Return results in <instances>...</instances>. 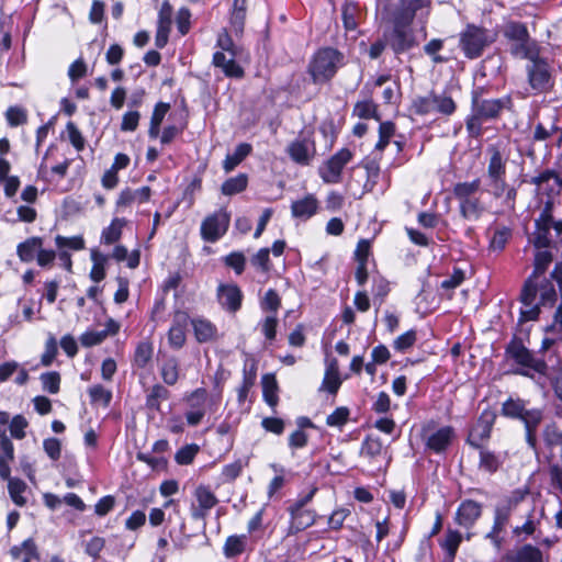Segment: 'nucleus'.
Returning <instances> with one entry per match:
<instances>
[{
    "label": "nucleus",
    "mask_w": 562,
    "mask_h": 562,
    "mask_svg": "<svg viewBox=\"0 0 562 562\" xmlns=\"http://www.w3.org/2000/svg\"><path fill=\"white\" fill-rule=\"evenodd\" d=\"M431 10V0H397L390 12L392 29L384 32V38L395 55L403 54L418 45L412 27L415 16L426 23Z\"/></svg>",
    "instance_id": "1"
},
{
    "label": "nucleus",
    "mask_w": 562,
    "mask_h": 562,
    "mask_svg": "<svg viewBox=\"0 0 562 562\" xmlns=\"http://www.w3.org/2000/svg\"><path fill=\"white\" fill-rule=\"evenodd\" d=\"M43 246V240L40 237H31L25 241L18 245L16 252L21 261L31 262L36 258L37 252Z\"/></svg>",
    "instance_id": "32"
},
{
    "label": "nucleus",
    "mask_w": 562,
    "mask_h": 562,
    "mask_svg": "<svg viewBox=\"0 0 562 562\" xmlns=\"http://www.w3.org/2000/svg\"><path fill=\"white\" fill-rule=\"evenodd\" d=\"M278 317L276 314H269L265 318H262L258 327L266 339L271 342L277 337V327H278Z\"/></svg>",
    "instance_id": "47"
},
{
    "label": "nucleus",
    "mask_w": 562,
    "mask_h": 562,
    "mask_svg": "<svg viewBox=\"0 0 562 562\" xmlns=\"http://www.w3.org/2000/svg\"><path fill=\"white\" fill-rule=\"evenodd\" d=\"M150 196H151V190L147 186H144L136 190L126 188L121 191V193L117 198V201H116V206H117V209H125V207L131 206L133 203L143 204V203L148 202Z\"/></svg>",
    "instance_id": "22"
},
{
    "label": "nucleus",
    "mask_w": 562,
    "mask_h": 562,
    "mask_svg": "<svg viewBox=\"0 0 562 562\" xmlns=\"http://www.w3.org/2000/svg\"><path fill=\"white\" fill-rule=\"evenodd\" d=\"M416 341V331L411 329L400 335L393 342L395 350L404 352L409 349Z\"/></svg>",
    "instance_id": "59"
},
{
    "label": "nucleus",
    "mask_w": 562,
    "mask_h": 562,
    "mask_svg": "<svg viewBox=\"0 0 562 562\" xmlns=\"http://www.w3.org/2000/svg\"><path fill=\"white\" fill-rule=\"evenodd\" d=\"M159 371L167 385H175L179 380V361L175 357H166L160 362Z\"/></svg>",
    "instance_id": "31"
},
{
    "label": "nucleus",
    "mask_w": 562,
    "mask_h": 562,
    "mask_svg": "<svg viewBox=\"0 0 562 562\" xmlns=\"http://www.w3.org/2000/svg\"><path fill=\"white\" fill-rule=\"evenodd\" d=\"M172 7L168 1L162 2L158 13L157 32L155 36V45L164 48L169 38L171 27Z\"/></svg>",
    "instance_id": "18"
},
{
    "label": "nucleus",
    "mask_w": 562,
    "mask_h": 562,
    "mask_svg": "<svg viewBox=\"0 0 562 562\" xmlns=\"http://www.w3.org/2000/svg\"><path fill=\"white\" fill-rule=\"evenodd\" d=\"M422 438L428 450L441 453L447 450L454 438V429L451 426L435 428L434 422L423 426Z\"/></svg>",
    "instance_id": "9"
},
{
    "label": "nucleus",
    "mask_w": 562,
    "mask_h": 562,
    "mask_svg": "<svg viewBox=\"0 0 562 562\" xmlns=\"http://www.w3.org/2000/svg\"><path fill=\"white\" fill-rule=\"evenodd\" d=\"M465 279V273L460 268H454L451 276L447 277L441 283L440 289L451 291L458 288Z\"/></svg>",
    "instance_id": "60"
},
{
    "label": "nucleus",
    "mask_w": 562,
    "mask_h": 562,
    "mask_svg": "<svg viewBox=\"0 0 562 562\" xmlns=\"http://www.w3.org/2000/svg\"><path fill=\"white\" fill-rule=\"evenodd\" d=\"M383 452V442L379 437L367 436L361 446V454L374 459Z\"/></svg>",
    "instance_id": "46"
},
{
    "label": "nucleus",
    "mask_w": 562,
    "mask_h": 562,
    "mask_svg": "<svg viewBox=\"0 0 562 562\" xmlns=\"http://www.w3.org/2000/svg\"><path fill=\"white\" fill-rule=\"evenodd\" d=\"M5 117L10 126H19L26 122V111L21 106H10L5 112Z\"/></svg>",
    "instance_id": "62"
},
{
    "label": "nucleus",
    "mask_w": 562,
    "mask_h": 562,
    "mask_svg": "<svg viewBox=\"0 0 562 562\" xmlns=\"http://www.w3.org/2000/svg\"><path fill=\"white\" fill-rule=\"evenodd\" d=\"M154 348L149 341H140L135 350L134 362L137 367L144 368L153 357Z\"/></svg>",
    "instance_id": "48"
},
{
    "label": "nucleus",
    "mask_w": 562,
    "mask_h": 562,
    "mask_svg": "<svg viewBox=\"0 0 562 562\" xmlns=\"http://www.w3.org/2000/svg\"><path fill=\"white\" fill-rule=\"evenodd\" d=\"M481 187V181L475 179L470 182H459L453 188L456 199L461 202L468 199L475 198Z\"/></svg>",
    "instance_id": "41"
},
{
    "label": "nucleus",
    "mask_w": 562,
    "mask_h": 562,
    "mask_svg": "<svg viewBox=\"0 0 562 562\" xmlns=\"http://www.w3.org/2000/svg\"><path fill=\"white\" fill-rule=\"evenodd\" d=\"M344 56L337 49L325 47L318 49L308 64V74L314 83H324L330 80L339 67H341Z\"/></svg>",
    "instance_id": "3"
},
{
    "label": "nucleus",
    "mask_w": 562,
    "mask_h": 562,
    "mask_svg": "<svg viewBox=\"0 0 562 562\" xmlns=\"http://www.w3.org/2000/svg\"><path fill=\"white\" fill-rule=\"evenodd\" d=\"M236 53L225 54L216 52L213 55V64L221 68L227 77L241 78L244 76L243 68L235 61Z\"/></svg>",
    "instance_id": "23"
},
{
    "label": "nucleus",
    "mask_w": 562,
    "mask_h": 562,
    "mask_svg": "<svg viewBox=\"0 0 562 562\" xmlns=\"http://www.w3.org/2000/svg\"><path fill=\"white\" fill-rule=\"evenodd\" d=\"M476 449L479 450L480 454L479 469L488 473L496 472L503 463L502 458L484 446Z\"/></svg>",
    "instance_id": "33"
},
{
    "label": "nucleus",
    "mask_w": 562,
    "mask_h": 562,
    "mask_svg": "<svg viewBox=\"0 0 562 562\" xmlns=\"http://www.w3.org/2000/svg\"><path fill=\"white\" fill-rule=\"evenodd\" d=\"M507 355L522 367L518 373L531 376V371L546 374L547 364L544 360L536 358L522 344L514 341L507 347Z\"/></svg>",
    "instance_id": "8"
},
{
    "label": "nucleus",
    "mask_w": 562,
    "mask_h": 562,
    "mask_svg": "<svg viewBox=\"0 0 562 562\" xmlns=\"http://www.w3.org/2000/svg\"><path fill=\"white\" fill-rule=\"evenodd\" d=\"M248 536L247 535H232L226 538L223 546V554L227 559L240 555L247 549Z\"/></svg>",
    "instance_id": "29"
},
{
    "label": "nucleus",
    "mask_w": 562,
    "mask_h": 562,
    "mask_svg": "<svg viewBox=\"0 0 562 562\" xmlns=\"http://www.w3.org/2000/svg\"><path fill=\"white\" fill-rule=\"evenodd\" d=\"M353 154L341 148L319 167L318 173L325 183L334 184L341 181L344 168L351 161Z\"/></svg>",
    "instance_id": "10"
},
{
    "label": "nucleus",
    "mask_w": 562,
    "mask_h": 562,
    "mask_svg": "<svg viewBox=\"0 0 562 562\" xmlns=\"http://www.w3.org/2000/svg\"><path fill=\"white\" fill-rule=\"evenodd\" d=\"M488 188L490 192L495 198H501L505 194V204L507 209L514 210L517 191L515 188L507 186L505 178L488 179Z\"/></svg>",
    "instance_id": "26"
},
{
    "label": "nucleus",
    "mask_w": 562,
    "mask_h": 562,
    "mask_svg": "<svg viewBox=\"0 0 562 562\" xmlns=\"http://www.w3.org/2000/svg\"><path fill=\"white\" fill-rule=\"evenodd\" d=\"M317 207L316 198L308 194L301 200L294 201L291 205V212L294 217L310 218L316 213Z\"/></svg>",
    "instance_id": "27"
},
{
    "label": "nucleus",
    "mask_w": 562,
    "mask_h": 562,
    "mask_svg": "<svg viewBox=\"0 0 562 562\" xmlns=\"http://www.w3.org/2000/svg\"><path fill=\"white\" fill-rule=\"evenodd\" d=\"M89 395L93 403H101L108 406L112 400L111 391L104 389L102 385L97 384L89 389Z\"/></svg>",
    "instance_id": "58"
},
{
    "label": "nucleus",
    "mask_w": 562,
    "mask_h": 562,
    "mask_svg": "<svg viewBox=\"0 0 562 562\" xmlns=\"http://www.w3.org/2000/svg\"><path fill=\"white\" fill-rule=\"evenodd\" d=\"M281 305V300L279 294L272 290L269 289L263 299L261 300L260 307L263 312H271V314H276Z\"/></svg>",
    "instance_id": "54"
},
{
    "label": "nucleus",
    "mask_w": 562,
    "mask_h": 562,
    "mask_svg": "<svg viewBox=\"0 0 562 562\" xmlns=\"http://www.w3.org/2000/svg\"><path fill=\"white\" fill-rule=\"evenodd\" d=\"M193 496L195 503L191 505V517L195 520L204 519L218 502L215 494L205 485H199L194 490Z\"/></svg>",
    "instance_id": "13"
},
{
    "label": "nucleus",
    "mask_w": 562,
    "mask_h": 562,
    "mask_svg": "<svg viewBox=\"0 0 562 562\" xmlns=\"http://www.w3.org/2000/svg\"><path fill=\"white\" fill-rule=\"evenodd\" d=\"M288 153L295 162L308 165L315 154L314 142L308 138L295 139L289 145Z\"/></svg>",
    "instance_id": "21"
},
{
    "label": "nucleus",
    "mask_w": 562,
    "mask_h": 562,
    "mask_svg": "<svg viewBox=\"0 0 562 562\" xmlns=\"http://www.w3.org/2000/svg\"><path fill=\"white\" fill-rule=\"evenodd\" d=\"M248 183V178L245 173H239L223 182L221 191L224 195H234L243 192Z\"/></svg>",
    "instance_id": "42"
},
{
    "label": "nucleus",
    "mask_w": 562,
    "mask_h": 562,
    "mask_svg": "<svg viewBox=\"0 0 562 562\" xmlns=\"http://www.w3.org/2000/svg\"><path fill=\"white\" fill-rule=\"evenodd\" d=\"M435 112L450 115L456 110L454 101L445 94H434Z\"/></svg>",
    "instance_id": "55"
},
{
    "label": "nucleus",
    "mask_w": 562,
    "mask_h": 562,
    "mask_svg": "<svg viewBox=\"0 0 562 562\" xmlns=\"http://www.w3.org/2000/svg\"><path fill=\"white\" fill-rule=\"evenodd\" d=\"M125 224L126 221L124 218H113L111 224L102 231L101 243L105 245L116 243L121 238L122 231Z\"/></svg>",
    "instance_id": "39"
},
{
    "label": "nucleus",
    "mask_w": 562,
    "mask_h": 562,
    "mask_svg": "<svg viewBox=\"0 0 562 562\" xmlns=\"http://www.w3.org/2000/svg\"><path fill=\"white\" fill-rule=\"evenodd\" d=\"M55 244L58 250H82L85 248V240L81 236L64 237L57 235L55 237Z\"/></svg>",
    "instance_id": "50"
},
{
    "label": "nucleus",
    "mask_w": 562,
    "mask_h": 562,
    "mask_svg": "<svg viewBox=\"0 0 562 562\" xmlns=\"http://www.w3.org/2000/svg\"><path fill=\"white\" fill-rule=\"evenodd\" d=\"M229 222V213L221 209L203 220L200 228L201 237L209 243L217 241L227 232Z\"/></svg>",
    "instance_id": "11"
},
{
    "label": "nucleus",
    "mask_w": 562,
    "mask_h": 562,
    "mask_svg": "<svg viewBox=\"0 0 562 562\" xmlns=\"http://www.w3.org/2000/svg\"><path fill=\"white\" fill-rule=\"evenodd\" d=\"M512 236V229L506 227V226H502V227H498L495 229L492 238H491V243H490V246L493 250H503L507 244V241L509 240Z\"/></svg>",
    "instance_id": "52"
},
{
    "label": "nucleus",
    "mask_w": 562,
    "mask_h": 562,
    "mask_svg": "<svg viewBox=\"0 0 562 562\" xmlns=\"http://www.w3.org/2000/svg\"><path fill=\"white\" fill-rule=\"evenodd\" d=\"M169 397V391L161 384H155L146 397V406L150 409H160L161 401Z\"/></svg>",
    "instance_id": "44"
},
{
    "label": "nucleus",
    "mask_w": 562,
    "mask_h": 562,
    "mask_svg": "<svg viewBox=\"0 0 562 562\" xmlns=\"http://www.w3.org/2000/svg\"><path fill=\"white\" fill-rule=\"evenodd\" d=\"M247 462L239 459L236 460L229 464L224 465L222 470V475L225 481H234L236 477H238L243 471V469L246 467Z\"/></svg>",
    "instance_id": "61"
},
{
    "label": "nucleus",
    "mask_w": 562,
    "mask_h": 562,
    "mask_svg": "<svg viewBox=\"0 0 562 562\" xmlns=\"http://www.w3.org/2000/svg\"><path fill=\"white\" fill-rule=\"evenodd\" d=\"M502 414L508 418L519 419L525 428L538 427L543 418V413L539 408H529L526 401L521 398L509 397L502 405Z\"/></svg>",
    "instance_id": "7"
},
{
    "label": "nucleus",
    "mask_w": 562,
    "mask_h": 562,
    "mask_svg": "<svg viewBox=\"0 0 562 562\" xmlns=\"http://www.w3.org/2000/svg\"><path fill=\"white\" fill-rule=\"evenodd\" d=\"M192 326L195 338L199 342H206L215 337L216 328L211 322L206 319H193Z\"/></svg>",
    "instance_id": "38"
},
{
    "label": "nucleus",
    "mask_w": 562,
    "mask_h": 562,
    "mask_svg": "<svg viewBox=\"0 0 562 562\" xmlns=\"http://www.w3.org/2000/svg\"><path fill=\"white\" fill-rule=\"evenodd\" d=\"M395 133V126L392 122L386 121L380 123L379 126V140L375 144V149L383 150L387 144L390 143V139Z\"/></svg>",
    "instance_id": "53"
},
{
    "label": "nucleus",
    "mask_w": 562,
    "mask_h": 562,
    "mask_svg": "<svg viewBox=\"0 0 562 562\" xmlns=\"http://www.w3.org/2000/svg\"><path fill=\"white\" fill-rule=\"evenodd\" d=\"M504 36L512 43L510 53L518 58H532L536 53L527 26L520 22H508L503 29Z\"/></svg>",
    "instance_id": "5"
},
{
    "label": "nucleus",
    "mask_w": 562,
    "mask_h": 562,
    "mask_svg": "<svg viewBox=\"0 0 562 562\" xmlns=\"http://www.w3.org/2000/svg\"><path fill=\"white\" fill-rule=\"evenodd\" d=\"M169 108L170 105L164 102H159L155 105L148 130V135L150 138H157L159 136L160 124L162 123L166 114L168 113Z\"/></svg>",
    "instance_id": "37"
},
{
    "label": "nucleus",
    "mask_w": 562,
    "mask_h": 562,
    "mask_svg": "<svg viewBox=\"0 0 562 562\" xmlns=\"http://www.w3.org/2000/svg\"><path fill=\"white\" fill-rule=\"evenodd\" d=\"M10 554L21 562H33L38 560L37 548L32 539L24 540L20 546H14L10 550Z\"/></svg>",
    "instance_id": "30"
},
{
    "label": "nucleus",
    "mask_w": 562,
    "mask_h": 562,
    "mask_svg": "<svg viewBox=\"0 0 562 562\" xmlns=\"http://www.w3.org/2000/svg\"><path fill=\"white\" fill-rule=\"evenodd\" d=\"M189 324V315L186 312L175 313L172 325L168 331V342L171 348L180 349L186 344V330Z\"/></svg>",
    "instance_id": "17"
},
{
    "label": "nucleus",
    "mask_w": 562,
    "mask_h": 562,
    "mask_svg": "<svg viewBox=\"0 0 562 562\" xmlns=\"http://www.w3.org/2000/svg\"><path fill=\"white\" fill-rule=\"evenodd\" d=\"M186 401L189 405V409L186 413L187 423L190 426H196L202 422L207 409H216L220 396H210L205 389L199 387L188 394Z\"/></svg>",
    "instance_id": "6"
},
{
    "label": "nucleus",
    "mask_w": 562,
    "mask_h": 562,
    "mask_svg": "<svg viewBox=\"0 0 562 562\" xmlns=\"http://www.w3.org/2000/svg\"><path fill=\"white\" fill-rule=\"evenodd\" d=\"M340 384L341 380L339 376L337 361L333 360L327 366L321 389L329 392L330 394H335L340 387Z\"/></svg>",
    "instance_id": "35"
},
{
    "label": "nucleus",
    "mask_w": 562,
    "mask_h": 562,
    "mask_svg": "<svg viewBox=\"0 0 562 562\" xmlns=\"http://www.w3.org/2000/svg\"><path fill=\"white\" fill-rule=\"evenodd\" d=\"M495 41V34L491 31L469 24L460 34V47L465 57L470 59L477 58L483 50Z\"/></svg>",
    "instance_id": "4"
},
{
    "label": "nucleus",
    "mask_w": 562,
    "mask_h": 562,
    "mask_svg": "<svg viewBox=\"0 0 562 562\" xmlns=\"http://www.w3.org/2000/svg\"><path fill=\"white\" fill-rule=\"evenodd\" d=\"M552 261L549 250H538L535 256L533 271L526 280L520 294V318L533 321L540 313V306H552L557 301V292L552 281L543 277Z\"/></svg>",
    "instance_id": "2"
},
{
    "label": "nucleus",
    "mask_w": 562,
    "mask_h": 562,
    "mask_svg": "<svg viewBox=\"0 0 562 562\" xmlns=\"http://www.w3.org/2000/svg\"><path fill=\"white\" fill-rule=\"evenodd\" d=\"M216 295L221 306L228 312L235 313L241 306L243 293L235 283H221Z\"/></svg>",
    "instance_id": "15"
},
{
    "label": "nucleus",
    "mask_w": 562,
    "mask_h": 562,
    "mask_svg": "<svg viewBox=\"0 0 562 562\" xmlns=\"http://www.w3.org/2000/svg\"><path fill=\"white\" fill-rule=\"evenodd\" d=\"M482 514V506L474 501H464L456 513V522L465 529H470Z\"/></svg>",
    "instance_id": "19"
},
{
    "label": "nucleus",
    "mask_w": 562,
    "mask_h": 562,
    "mask_svg": "<svg viewBox=\"0 0 562 562\" xmlns=\"http://www.w3.org/2000/svg\"><path fill=\"white\" fill-rule=\"evenodd\" d=\"M543 440L549 448L562 447V429L555 424H549L543 429Z\"/></svg>",
    "instance_id": "51"
},
{
    "label": "nucleus",
    "mask_w": 562,
    "mask_h": 562,
    "mask_svg": "<svg viewBox=\"0 0 562 562\" xmlns=\"http://www.w3.org/2000/svg\"><path fill=\"white\" fill-rule=\"evenodd\" d=\"M251 153V145L247 143L239 144L233 154H227L223 168L225 172L234 170L249 154Z\"/></svg>",
    "instance_id": "34"
},
{
    "label": "nucleus",
    "mask_w": 562,
    "mask_h": 562,
    "mask_svg": "<svg viewBox=\"0 0 562 562\" xmlns=\"http://www.w3.org/2000/svg\"><path fill=\"white\" fill-rule=\"evenodd\" d=\"M91 260L93 262L91 271H90V278L94 282H100L105 278V263H106V256L100 254L97 250L91 251Z\"/></svg>",
    "instance_id": "45"
},
{
    "label": "nucleus",
    "mask_w": 562,
    "mask_h": 562,
    "mask_svg": "<svg viewBox=\"0 0 562 562\" xmlns=\"http://www.w3.org/2000/svg\"><path fill=\"white\" fill-rule=\"evenodd\" d=\"M263 513L265 509L260 508L247 524L248 533L251 536L254 541L259 539L258 532L263 530Z\"/></svg>",
    "instance_id": "57"
},
{
    "label": "nucleus",
    "mask_w": 562,
    "mask_h": 562,
    "mask_svg": "<svg viewBox=\"0 0 562 562\" xmlns=\"http://www.w3.org/2000/svg\"><path fill=\"white\" fill-rule=\"evenodd\" d=\"M278 383L272 374H266L262 376V394L263 398L270 406H276L278 403Z\"/></svg>",
    "instance_id": "43"
},
{
    "label": "nucleus",
    "mask_w": 562,
    "mask_h": 562,
    "mask_svg": "<svg viewBox=\"0 0 562 562\" xmlns=\"http://www.w3.org/2000/svg\"><path fill=\"white\" fill-rule=\"evenodd\" d=\"M551 277L559 283L561 292V303L555 312L554 321L562 325V262L555 265Z\"/></svg>",
    "instance_id": "64"
},
{
    "label": "nucleus",
    "mask_w": 562,
    "mask_h": 562,
    "mask_svg": "<svg viewBox=\"0 0 562 562\" xmlns=\"http://www.w3.org/2000/svg\"><path fill=\"white\" fill-rule=\"evenodd\" d=\"M487 151L490 154L487 179L505 178L506 160L503 158L501 151L495 146L488 147Z\"/></svg>",
    "instance_id": "28"
},
{
    "label": "nucleus",
    "mask_w": 562,
    "mask_h": 562,
    "mask_svg": "<svg viewBox=\"0 0 562 562\" xmlns=\"http://www.w3.org/2000/svg\"><path fill=\"white\" fill-rule=\"evenodd\" d=\"M495 415L484 411L471 428L467 442L473 448H481L490 439Z\"/></svg>",
    "instance_id": "12"
},
{
    "label": "nucleus",
    "mask_w": 562,
    "mask_h": 562,
    "mask_svg": "<svg viewBox=\"0 0 562 562\" xmlns=\"http://www.w3.org/2000/svg\"><path fill=\"white\" fill-rule=\"evenodd\" d=\"M461 541L462 536L459 531L448 529L447 535L441 542V548L448 553L450 558H454Z\"/></svg>",
    "instance_id": "49"
},
{
    "label": "nucleus",
    "mask_w": 562,
    "mask_h": 562,
    "mask_svg": "<svg viewBox=\"0 0 562 562\" xmlns=\"http://www.w3.org/2000/svg\"><path fill=\"white\" fill-rule=\"evenodd\" d=\"M509 104V98L483 99L474 94L472 99V111H474L477 116H481L487 121L497 117L501 111L505 108H508Z\"/></svg>",
    "instance_id": "14"
},
{
    "label": "nucleus",
    "mask_w": 562,
    "mask_h": 562,
    "mask_svg": "<svg viewBox=\"0 0 562 562\" xmlns=\"http://www.w3.org/2000/svg\"><path fill=\"white\" fill-rule=\"evenodd\" d=\"M291 522L289 526L288 535H296L300 531L314 525L316 514L310 509H290Z\"/></svg>",
    "instance_id": "24"
},
{
    "label": "nucleus",
    "mask_w": 562,
    "mask_h": 562,
    "mask_svg": "<svg viewBox=\"0 0 562 562\" xmlns=\"http://www.w3.org/2000/svg\"><path fill=\"white\" fill-rule=\"evenodd\" d=\"M510 514L512 510H509L508 507H505L501 503L495 508L493 527L492 530L486 535V538L490 539L496 548L502 546L503 538L501 537V533L505 530Z\"/></svg>",
    "instance_id": "20"
},
{
    "label": "nucleus",
    "mask_w": 562,
    "mask_h": 562,
    "mask_svg": "<svg viewBox=\"0 0 562 562\" xmlns=\"http://www.w3.org/2000/svg\"><path fill=\"white\" fill-rule=\"evenodd\" d=\"M43 389L50 394H56L59 391L60 375L58 372L52 371L41 375Z\"/></svg>",
    "instance_id": "56"
},
{
    "label": "nucleus",
    "mask_w": 562,
    "mask_h": 562,
    "mask_svg": "<svg viewBox=\"0 0 562 562\" xmlns=\"http://www.w3.org/2000/svg\"><path fill=\"white\" fill-rule=\"evenodd\" d=\"M460 213L468 221H477L484 212L481 200L475 196L459 202Z\"/></svg>",
    "instance_id": "36"
},
{
    "label": "nucleus",
    "mask_w": 562,
    "mask_h": 562,
    "mask_svg": "<svg viewBox=\"0 0 562 562\" xmlns=\"http://www.w3.org/2000/svg\"><path fill=\"white\" fill-rule=\"evenodd\" d=\"M349 417V411L346 407H338L326 418V424L330 427H341Z\"/></svg>",
    "instance_id": "63"
},
{
    "label": "nucleus",
    "mask_w": 562,
    "mask_h": 562,
    "mask_svg": "<svg viewBox=\"0 0 562 562\" xmlns=\"http://www.w3.org/2000/svg\"><path fill=\"white\" fill-rule=\"evenodd\" d=\"M505 562H543V555L539 548L532 544H524L508 552L505 555Z\"/></svg>",
    "instance_id": "25"
},
{
    "label": "nucleus",
    "mask_w": 562,
    "mask_h": 562,
    "mask_svg": "<svg viewBox=\"0 0 562 562\" xmlns=\"http://www.w3.org/2000/svg\"><path fill=\"white\" fill-rule=\"evenodd\" d=\"M26 490L27 485L20 479L12 477L8 481V491L10 497L16 506L22 507L27 503V499L24 496Z\"/></svg>",
    "instance_id": "40"
},
{
    "label": "nucleus",
    "mask_w": 562,
    "mask_h": 562,
    "mask_svg": "<svg viewBox=\"0 0 562 562\" xmlns=\"http://www.w3.org/2000/svg\"><path fill=\"white\" fill-rule=\"evenodd\" d=\"M528 79L531 88L537 91H544L550 87V72L547 63L543 60L529 58Z\"/></svg>",
    "instance_id": "16"
}]
</instances>
